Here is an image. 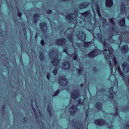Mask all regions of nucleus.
I'll list each match as a JSON object with an SVG mask.
<instances>
[{
    "instance_id": "1",
    "label": "nucleus",
    "mask_w": 129,
    "mask_h": 129,
    "mask_svg": "<svg viewBox=\"0 0 129 129\" xmlns=\"http://www.w3.org/2000/svg\"><path fill=\"white\" fill-rule=\"evenodd\" d=\"M81 36L78 37L79 40L84 42V47L85 48H89V47L93 44V42H92V41H85V40H86V34H85V33L81 32Z\"/></svg>"
},
{
    "instance_id": "2",
    "label": "nucleus",
    "mask_w": 129,
    "mask_h": 129,
    "mask_svg": "<svg viewBox=\"0 0 129 129\" xmlns=\"http://www.w3.org/2000/svg\"><path fill=\"white\" fill-rule=\"evenodd\" d=\"M58 83L62 87H65L68 83L67 78L65 76H62L58 78Z\"/></svg>"
},
{
    "instance_id": "3",
    "label": "nucleus",
    "mask_w": 129,
    "mask_h": 129,
    "mask_svg": "<svg viewBox=\"0 0 129 129\" xmlns=\"http://www.w3.org/2000/svg\"><path fill=\"white\" fill-rule=\"evenodd\" d=\"M100 52V50L98 48H94L92 49L88 54V56L89 58H95L97 56H98Z\"/></svg>"
},
{
    "instance_id": "4",
    "label": "nucleus",
    "mask_w": 129,
    "mask_h": 129,
    "mask_svg": "<svg viewBox=\"0 0 129 129\" xmlns=\"http://www.w3.org/2000/svg\"><path fill=\"white\" fill-rule=\"evenodd\" d=\"M97 36L99 40L102 41V44L104 46V51L105 52H107V49H108V47H107V45L106 44V42H105V41H103V39H102V35L100 33H98L97 34Z\"/></svg>"
},
{
    "instance_id": "5",
    "label": "nucleus",
    "mask_w": 129,
    "mask_h": 129,
    "mask_svg": "<svg viewBox=\"0 0 129 129\" xmlns=\"http://www.w3.org/2000/svg\"><path fill=\"white\" fill-rule=\"evenodd\" d=\"M94 123L96 125H98V126H102L106 124V121L102 118H100L95 119L94 120Z\"/></svg>"
},
{
    "instance_id": "6",
    "label": "nucleus",
    "mask_w": 129,
    "mask_h": 129,
    "mask_svg": "<svg viewBox=\"0 0 129 129\" xmlns=\"http://www.w3.org/2000/svg\"><path fill=\"white\" fill-rule=\"evenodd\" d=\"M55 44L57 46H65L66 45V39L65 38L57 39L55 41Z\"/></svg>"
},
{
    "instance_id": "7",
    "label": "nucleus",
    "mask_w": 129,
    "mask_h": 129,
    "mask_svg": "<svg viewBox=\"0 0 129 129\" xmlns=\"http://www.w3.org/2000/svg\"><path fill=\"white\" fill-rule=\"evenodd\" d=\"M78 108L76 106V105H73L70 108L69 112L71 115H74L76 113V111H78Z\"/></svg>"
},
{
    "instance_id": "8",
    "label": "nucleus",
    "mask_w": 129,
    "mask_h": 129,
    "mask_svg": "<svg viewBox=\"0 0 129 129\" xmlns=\"http://www.w3.org/2000/svg\"><path fill=\"white\" fill-rule=\"evenodd\" d=\"M128 45L127 44H124L120 47V50L122 54H126L128 52Z\"/></svg>"
},
{
    "instance_id": "9",
    "label": "nucleus",
    "mask_w": 129,
    "mask_h": 129,
    "mask_svg": "<svg viewBox=\"0 0 129 129\" xmlns=\"http://www.w3.org/2000/svg\"><path fill=\"white\" fill-rule=\"evenodd\" d=\"M113 90L114 88L112 86L109 88V91L110 92V94L108 96L109 99H113V97H114V91Z\"/></svg>"
},
{
    "instance_id": "10",
    "label": "nucleus",
    "mask_w": 129,
    "mask_h": 129,
    "mask_svg": "<svg viewBox=\"0 0 129 129\" xmlns=\"http://www.w3.org/2000/svg\"><path fill=\"white\" fill-rule=\"evenodd\" d=\"M89 5H90L89 2H82L79 5V8L81 9H86L89 6Z\"/></svg>"
},
{
    "instance_id": "11",
    "label": "nucleus",
    "mask_w": 129,
    "mask_h": 129,
    "mask_svg": "<svg viewBox=\"0 0 129 129\" xmlns=\"http://www.w3.org/2000/svg\"><path fill=\"white\" fill-rule=\"evenodd\" d=\"M39 27L40 30H41L42 32H46L47 30V23L46 22H42L40 23Z\"/></svg>"
},
{
    "instance_id": "12",
    "label": "nucleus",
    "mask_w": 129,
    "mask_h": 129,
    "mask_svg": "<svg viewBox=\"0 0 129 129\" xmlns=\"http://www.w3.org/2000/svg\"><path fill=\"white\" fill-rule=\"evenodd\" d=\"M78 90H74V93H71V97L73 99H77L78 98Z\"/></svg>"
},
{
    "instance_id": "13",
    "label": "nucleus",
    "mask_w": 129,
    "mask_h": 129,
    "mask_svg": "<svg viewBox=\"0 0 129 129\" xmlns=\"http://www.w3.org/2000/svg\"><path fill=\"white\" fill-rule=\"evenodd\" d=\"M62 65L63 67V69L65 70H68V69H70V66H71V64H70V62L68 61L62 62Z\"/></svg>"
},
{
    "instance_id": "14",
    "label": "nucleus",
    "mask_w": 129,
    "mask_h": 129,
    "mask_svg": "<svg viewBox=\"0 0 129 129\" xmlns=\"http://www.w3.org/2000/svg\"><path fill=\"white\" fill-rule=\"evenodd\" d=\"M105 4L107 8H111L113 6V0H105Z\"/></svg>"
},
{
    "instance_id": "15",
    "label": "nucleus",
    "mask_w": 129,
    "mask_h": 129,
    "mask_svg": "<svg viewBox=\"0 0 129 129\" xmlns=\"http://www.w3.org/2000/svg\"><path fill=\"white\" fill-rule=\"evenodd\" d=\"M39 18H40V15L38 13H35L33 15V23L37 25L38 21H39Z\"/></svg>"
},
{
    "instance_id": "16",
    "label": "nucleus",
    "mask_w": 129,
    "mask_h": 129,
    "mask_svg": "<svg viewBox=\"0 0 129 129\" xmlns=\"http://www.w3.org/2000/svg\"><path fill=\"white\" fill-rule=\"evenodd\" d=\"M122 67L123 68V71H125V68L126 69V72H129V65L126 62H124L122 64Z\"/></svg>"
},
{
    "instance_id": "17",
    "label": "nucleus",
    "mask_w": 129,
    "mask_h": 129,
    "mask_svg": "<svg viewBox=\"0 0 129 129\" xmlns=\"http://www.w3.org/2000/svg\"><path fill=\"white\" fill-rule=\"evenodd\" d=\"M105 57L106 58V60L107 61H109L110 68L111 71L113 69V66L112 65V62L110 61V55H105Z\"/></svg>"
},
{
    "instance_id": "18",
    "label": "nucleus",
    "mask_w": 129,
    "mask_h": 129,
    "mask_svg": "<svg viewBox=\"0 0 129 129\" xmlns=\"http://www.w3.org/2000/svg\"><path fill=\"white\" fill-rule=\"evenodd\" d=\"M118 25L120 27H124L125 26V18H122L119 22Z\"/></svg>"
},
{
    "instance_id": "19",
    "label": "nucleus",
    "mask_w": 129,
    "mask_h": 129,
    "mask_svg": "<svg viewBox=\"0 0 129 129\" xmlns=\"http://www.w3.org/2000/svg\"><path fill=\"white\" fill-rule=\"evenodd\" d=\"M95 106L98 110H101L102 109V104L100 102H96L95 104Z\"/></svg>"
},
{
    "instance_id": "20",
    "label": "nucleus",
    "mask_w": 129,
    "mask_h": 129,
    "mask_svg": "<svg viewBox=\"0 0 129 129\" xmlns=\"http://www.w3.org/2000/svg\"><path fill=\"white\" fill-rule=\"evenodd\" d=\"M51 63H52L54 66H58V65H59V63H60V61L59 59L54 58H53V60L51 61Z\"/></svg>"
},
{
    "instance_id": "21",
    "label": "nucleus",
    "mask_w": 129,
    "mask_h": 129,
    "mask_svg": "<svg viewBox=\"0 0 129 129\" xmlns=\"http://www.w3.org/2000/svg\"><path fill=\"white\" fill-rule=\"evenodd\" d=\"M74 15V13H70L67 16V19H68V21H70L75 20V19H74V18L72 17V16H73Z\"/></svg>"
},
{
    "instance_id": "22",
    "label": "nucleus",
    "mask_w": 129,
    "mask_h": 129,
    "mask_svg": "<svg viewBox=\"0 0 129 129\" xmlns=\"http://www.w3.org/2000/svg\"><path fill=\"white\" fill-rule=\"evenodd\" d=\"M91 15V13H90V11L89 10H88L83 13L81 14V16H83V17H85V18H87V17H89Z\"/></svg>"
},
{
    "instance_id": "23",
    "label": "nucleus",
    "mask_w": 129,
    "mask_h": 129,
    "mask_svg": "<svg viewBox=\"0 0 129 129\" xmlns=\"http://www.w3.org/2000/svg\"><path fill=\"white\" fill-rule=\"evenodd\" d=\"M31 107L33 109L34 112L35 113L36 119H37V120H39V116H38V114H37V111L36 110V109L34 107V105H31Z\"/></svg>"
},
{
    "instance_id": "24",
    "label": "nucleus",
    "mask_w": 129,
    "mask_h": 129,
    "mask_svg": "<svg viewBox=\"0 0 129 129\" xmlns=\"http://www.w3.org/2000/svg\"><path fill=\"white\" fill-rule=\"evenodd\" d=\"M95 7L99 17H101V14L100 13V9H99V5H98V4H96Z\"/></svg>"
},
{
    "instance_id": "25",
    "label": "nucleus",
    "mask_w": 129,
    "mask_h": 129,
    "mask_svg": "<svg viewBox=\"0 0 129 129\" xmlns=\"http://www.w3.org/2000/svg\"><path fill=\"white\" fill-rule=\"evenodd\" d=\"M125 11V4H124V3H122L121 4L120 12L121 13H122Z\"/></svg>"
},
{
    "instance_id": "26",
    "label": "nucleus",
    "mask_w": 129,
    "mask_h": 129,
    "mask_svg": "<svg viewBox=\"0 0 129 129\" xmlns=\"http://www.w3.org/2000/svg\"><path fill=\"white\" fill-rule=\"evenodd\" d=\"M45 58V55H44V53L42 52V51L39 52V59L40 61H44V59Z\"/></svg>"
},
{
    "instance_id": "27",
    "label": "nucleus",
    "mask_w": 129,
    "mask_h": 129,
    "mask_svg": "<svg viewBox=\"0 0 129 129\" xmlns=\"http://www.w3.org/2000/svg\"><path fill=\"white\" fill-rule=\"evenodd\" d=\"M118 72L120 74V75L121 76L123 80L125 79V75L123 73L121 72V70H120V68H118Z\"/></svg>"
},
{
    "instance_id": "28",
    "label": "nucleus",
    "mask_w": 129,
    "mask_h": 129,
    "mask_svg": "<svg viewBox=\"0 0 129 129\" xmlns=\"http://www.w3.org/2000/svg\"><path fill=\"white\" fill-rule=\"evenodd\" d=\"M71 56H73V59L74 60H77L78 59V55L76 54V51H75V53H73Z\"/></svg>"
},
{
    "instance_id": "29",
    "label": "nucleus",
    "mask_w": 129,
    "mask_h": 129,
    "mask_svg": "<svg viewBox=\"0 0 129 129\" xmlns=\"http://www.w3.org/2000/svg\"><path fill=\"white\" fill-rule=\"evenodd\" d=\"M47 111L48 112L49 116H52V112L51 111V106L49 105L47 106Z\"/></svg>"
},
{
    "instance_id": "30",
    "label": "nucleus",
    "mask_w": 129,
    "mask_h": 129,
    "mask_svg": "<svg viewBox=\"0 0 129 129\" xmlns=\"http://www.w3.org/2000/svg\"><path fill=\"white\" fill-rule=\"evenodd\" d=\"M115 112H114V116H119V114H118V108L117 107H115Z\"/></svg>"
},
{
    "instance_id": "31",
    "label": "nucleus",
    "mask_w": 129,
    "mask_h": 129,
    "mask_svg": "<svg viewBox=\"0 0 129 129\" xmlns=\"http://www.w3.org/2000/svg\"><path fill=\"white\" fill-rule=\"evenodd\" d=\"M69 42H73V36L71 34H69L68 38Z\"/></svg>"
},
{
    "instance_id": "32",
    "label": "nucleus",
    "mask_w": 129,
    "mask_h": 129,
    "mask_svg": "<svg viewBox=\"0 0 129 129\" xmlns=\"http://www.w3.org/2000/svg\"><path fill=\"white\" fill-rule=\"evenodd\" d=\"M17 16L19 18H22V16H23V13H21L19 10L17 11Z\"/></svg>"
},
{
    "instance_id": "33",
    "label": "nucleus",
    "mask_w": 129,
    "mask_h": 129,
    "mask_svg": "<svg viewBox=\"0 0 129 129\" xmlns=\"http://www.w3.org/2000/svg\"><path fill=\"white\" fill-rule=\"evenodd\" d=\"M59 93H60V90H57L53 95V97H55V96H57V95H58Z\"/></svg>"
},
{
    "instance_id": "34",
    "label": "nucleus",
    "mask_w": 129,
    "mask_h": 129,
    "mask_svg": "<svg viewBox=\"0 0 129 129\" xmlns=\"http://www.w3.org/2000/svg\"><path fill=\"white\" fill-rule=\"evenodd\" d=\"M77 72L78 75H81L82 74V70L80 69H77Z\"/></svg>"
},
{
    "instance_id": "35",
    "label": "nucleus",
    "mask_w": 129,
    "mask_h": 129,
    "mask_svg": "<svg viewBox=\"0 0 129 129\" xmlns=\"http://www.w3.org/2000/svg\"><path fill=\"white\" fill-rule=\"evenodd\" d=\"M85 113L86 117H88V115H89V110L86 109L85 110Z\"/></svg>"
},
{
    "instance_id": "36",
    "label": "nucleus",
    "mask_w": 129,
    "mask_h": 129,
    "mask_svg": "<svg viewBox=\"0 0 129 129\" xmlns=\"http://www.w3.org/2000/svg\"><path fill=\"white\" fill-rule=\"evenodd\" d=\"M47 15H51L53 12H52V10L48 9L46 11Z\"/></svg>"
},
{
    "instance_id": "37",
    "label": "nucleus",
    "mask_w": 129,
    "mask_h": 129,
    "mask_svg": "<svg viewBox=\"0 0 129 129\" xmlns=\"http://www.w3.org/2000/svg\"><path fill=\"white\" fill-rule=\"evenodd\" d=\"M40 44L41 46H45V40H44L43 39H42L40 41Z\"/></svg>"
},
{
    "instance_id": "38",
    "label": "nucleus",
    "mask_w": 129,
    "mask_h": 129,
    "mask_svg": "<svg viewBox=\"0 0 129 129\" xmlns=\"http://www.w3.org/2000/svg\"><path fill=\"white\" fill-rule=\"evenodd\" d=\"M57 72H58V69H57L53 70V74H54V75H56Z\"/></svg>"
},
{
    "instance_id": "39",
    "label": "nucleus",
    "mask_w": 129,
    "mask_h": 129,
    "mask_svg": "<svg viewBox=\"0 0 129 129\" xmlns=\"http://www.w3.org/2000/svg\"><path fill=\"white\" fill-rule=\"evenodd\" d=\"M46 78L47 80H50V73L47 72L46 74Z\"/></svg>"
},
{
    "instance_id": "40",
    "label": "nucleus",
    "mask_w": 129,
    "mask_h": 129,
    "mask_svg": "<svg viewBox=\"0 0 129 129\" xmlns=\"http://www.w3.org/2000/svg\"><path fill=\"white\" fill-rule=\"evenodd\" d=\"M78 104H83V102L81 101V99H79L77 101Z\"/></svg>"
},
{
    "instance_id": "41",
    "label": "nucleus",
    "mask_w": 129,
    "mask_h": 129,
    "mask_svg": "<svg viewBox=\"0 0 129 129\" xmlns=\"http://www.w3.org/2000/svg\"><path fill=\"white\" fill-rule=\"evenodd\" d=\"M108 52H109L110 55H111V52H113V48H109V49L108 50Z\"/></svg>"
},
{
    "instance_id": "42",
    "label": "nucleus",
    "mask_w": 129,
    "mask_h": 129,
    "mask_svg": "<svg viewBox=\"0 0 129 129\" xmlns=\"http://www.w3.org/2000/svg\"><path fill=\"white\" fill-rule=\"evenodd\" d=\"M23 120H24V121H25V122H27V121H28L29 120V119H28V117H24L23 118Z\"/></svg>"
},
{
    "instance_id": "43",
    "label": "nucleus",
    "mask_w": 129,
    "mask_h": 129,
    "mask_svg": "<svg viewBox=\"0 0 129 129\" xmlns=\"http://www.w3.org/2000/svg\"><path fill=\"white\" fill-rule=\"evenodd\" d=\"M63 51L64 53H66V54H68V50H67V49L64 48L63 49Z\"/></svg>"
},
{
    "instance_id": "44",
    "label": "nucleus",
    "mask_w": 129,
    "mask_h": 129,
    "mask_svg": "<svg viewBox=\"0 0 129 129\" xmlns=\"http://www.w3.org/2000/svg\"><path fill=\"white\" fill-rule=\"evenodd\" d=\"M75 128H77V129H82V127H81V126H78L77 127H76V126H75Z\"/></svg>"
},
{
    "instance_id": "45",
    "label": "nucleus",
    "mask_w": 129,
    "mask_h": 129,
    "mask_svg": "<svg viewBox=\"0 0 129 129\" xmlns=\"http://www.w3.org/2000/svg\"><path fill=\"white\" fill-rule=\"evenodd\" d=\"M114 61L115 64H116L117 63V60H116V57H114Z\"/></svg>"
},
{
    "instance_id": "46",
    "label": "nucleus",
    "mask_w": 129,
    "mask_h": 129,
    "mask_svg": "<svg viewBox=\"0 0 129 129\" xmlns=\"http://www.w3.org/2000/svg\"><path fill=\"white\" fill-rule=\"evenodd\" d=\"M2 108L3 110H5V109L6 108V105H4L2 106Z\"/></svg>"
},
{
    "instance_id": "47",
    "label": "nucleus",
    "mask_w": 129,
    "mask_h": 129,
    "mask_svg": "<svg viewBox=\"0 0 129 129\" xmlns=\"http://www.w3.org/2000/svg\"><path fill=\"white\" fill-rule=\"evenodd\" d=\"M124 108L126 110H127V109H128V108H129V106H125Z\"/></svg>"
},
{
    "instance_id": "48",
    "label": "nucleus",
    "mask_w": 129,
    "mask_h": 129,
    "mask_svg": "<svg viewBox=\"0 0 129 129\" xmlns=\"http://www.w3.org/2000/svg\"><path fill=\"white\" fill-rule=\"evenodd\" d=\"M125 127H126V128H129V124H126L125 125Z\"/></svg>"
},
{
    "instance_id": "49",
    "label": "nucleus",
    "mask_w": 129,
    "mask_h": 129,
    "mask_svg": "<svg viewBox=\"0 0 129 129\" xmlns=\"http://www.w3.org/2000/svg\"><path fill=\"white\" fill-rule=\"evenodd\" d=\"M37 37H38V33L36 32L35 34V39H37Z\"/></svg>"
},
{
    "instance_id": "50",
    "label": "nucleus",
    "mask_w": 129,
    "mask_h": 129,
    "mask_svg": "<svg viewBox=\"0 0 129 129\" xmlns=\"http://www.w3.org/2000/svg\"><path fill=\"white\" fill-rule=\"evenodd\" d=\"M100 91H105V89L104 88L101 89L99 90Z\"/></svg>"
},
{
    "instance_id": "51",
    "label": "nucleus",
    "mask_w": 129,
    "mask_h": 129,
    "mask_svg": "<svg viewBox=\"0 0 129 129\" xmlns=\"http://www.w3.org/2000/svg\"><path fill=\"white\" fill-rule=\"evenodd\" d=\"M110 22H111L113 24H114V22L112 19L110 20Z\"/></svg>"
},
{
    "instance_id": "52",
    "label": "nucleus",
    "mask_w": 129,
    "mask_h": 129,
    "mask_svg": "<svg viewBox=\"0 0 129 129\" xmlns=\"http://www.w3.org/2000/svg\"><path fill=\"white\" fill-rule=\"evenodd\" d=\"M112 37H113V34H110V36H109L110 39H111V38H112Z\"/></svg>"
},
{
    "instance_id": "53",
    "label": "nucleus",
    "mask_w": 129,
    "mask_h": 129,
    "mask_svg": "<svg viewBox=\"0 0 129 129\" xmlns=\"http://www.w3.org/2000/svg\"><path fill=\"white\" fill-rule=\"evenodd\" d=\"M80 86H81V87H83V86H84V84H81L80 85Z\"/></svg>"
},
{
    "instance_id": "54",
    "label": "nucleus",
    "mask_w": 129,
    "mask_h": 129,
    "mask_svg": "<svg viewBox=\"0 0 129 129\" xmlns=\"http://www.w3.org/2000/svg\"><path fill=\"white\" fill-rule=\"evenodd\" d=\"M23 31L25 32V34H26V33H27V31L26 30V28H24V29H23Z\"/></svg>"
},
{
    "instance_id": "55",
    "label": "nucleus",
    "mask_w": 129,
    "mask_h": 129,
    "mask_svg": "<svg viewBox=\"0 0 129 129\" xmlns=\"http://www.w3.org/2000/svg\"><path fill=\"white\" fill-rule=\"evenodd\" d=\"M93 70L94 71H96V70H97V69H96V67H94Z\"/></svg>"
},
{
    "instance_id": "56",
    "label": "nucleus",
    "mask_w": 129,
    "mask_h": 129,
    "mask_svg": "<svg viewBox=\"0 0 129 129\" xmlns=\"http://www.w3.org/2000/svg\"><path fill=\"white\" fill-rule=\"evenodd\" d=\"M103 22H106V19H105V18H103Z\"/></svg>"
},
{
    "instance_id": "57",
    "label": "nucleus",
    "mask_w": 129,
    "mask_h": 129,
    "mask_svg": "<svg viewBox=\"0 0 129 129\" xmlns=\"http://www.w3.org/2000/svg\"><path fill=\"white\" fill-rule=\"evenodd\" d=\"M30 103H31V105H33V100H31Z\"/></svg>"
},
{
    "instance_id": "58",
    "label": "nucleus",
    "mask_w": 129,
    "mask_h": 129,
    "mask_svg": "<svg viewBox=\"0 0 129 129\" xmlns=\"http://www.w3.org/2000/svg\"><path fill=\"white\" fill-rule=\"evenodd\" d=\"M112 31H114V28H113V27H112Z\"/></svg>"
},
{
    "instance_id": "59",
    "label": "nucleus",
    "mask_w": 129,
    "mask_h": 129,
    "mask_svg": "<svg viewBox=\"0 0 129 129\" xmlns=\"http://www.w3.org/2000/svg\"><path fill=\"white\" fill-rule=\"evenodd\" d=\"M84 101H85V98H84V99H83V102H84Z\"/></svg>"
},
{
    "instance_id": "60",
    "label": "nucleus",
    "mask_w": 129,
    "mask_h": 129,
    "mask_svg": "<svg viewBox=\"0 0 129 129\" xmlns=\"http://www.w3.org/2000/svg\"><path fill=\"white\" fill-rule=\"evenodd\" d=\"M67 0H62V2H66Z\"/></svg>"
},
{
    "instance_id": "61",
    "label": "nucleus",
    "mask_w": 129,
    "mask_h": 129,
    "mask_svg": "<svg viewBox=\"0 0 129 129\" xmlns=\"http://www.w3.org/2000/svg\"><path fill=\"white\" fill-rule=\"evenodd\" d=\"M81 23H82V21H80V23H81Z\"/></svg>"
},
{
    "instance_id": "62",
    "label": "nucleus",
    "mask_w": 129,
    "mask_h": 129,
    "mask_svg": "<svg viewBox=\"0 0 129 129\" xmlns=\"http://www.w3.org/2000/svg\"><path fill=\"white\" fill-rule=\"evenodd\" d=\"M81 69H82V67H81Z\"/></svg>"
},
{
    "instance_id": "63",
    "label": "nucleus",
    "mask_w": 129,
    "mask_h": 129,
    "mask_svg": "<svg viewBox=\"0 0 129 129\" xmlns=\"http://www.w3.org/2000/svg\"><path fill=\"white\" fill-rule=\"evenodd\" d=\"M38 111H40V110H38Z\"/></svg>"
}]
</instances>
